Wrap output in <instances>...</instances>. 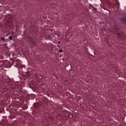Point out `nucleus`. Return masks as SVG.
Listing matches in <instances>:
<instances>
[{
  "instance_id": "1",
  "label": "nucleus",
  "mask_w": 126,
  "mask_h": 126,
  "mask_svg": "<svg viewBox=\"0 0 126 126\" xmlns=\"http://www.w3.org/2000/svg\"><path fill=\"white\" fill-rule=\"evenodd\" d=\"M34 108L37 109H38L40 108L41 105L38 103H35L33 105Z\"/></svg>"
},
{
  "instance_id": "2",
  "label": "nucleus",
  "mask_w": 126,
  "mask_h": 126,
  "mask_svg": "<svg viewBox=\"0 0 126 126\" xmlns=\"http://www.w3.org/2000/svg\"><path fill=\"white\" fill-rule=\"evenodd\" d=\"M28 42L30 43V44L31 45H36V42L33 41L31 38H30L28 40Z\"/></svg>"
},
{
  "instance_id": "3",
  "label": "nucleus",
  "mask_w": 126,
  "mask_h": 126,
  "mask_svg": "<svg viewBox=\"0 0 126 126\" xmlns=\"http://www.w3.org/2000/svg\"><path fill=\"white\" fill-rule=\"evenodd\" d=\"M122 22L125 24H126V17L123 18L122 20Z\"/></svg>"
},
{
  "instance_id": "4",
  "label": "nucleus",
  "mask_w": 126,
  "mask_h": 126,
  "mask_svg": "<svg viewBox=\"0 0 126 126\" xmlns=\"http://www.w3.org/2000/svg\"><path fill=\"white\" fill-rule=\"evenodd\" d=\"M28 108V107L27 106L24 104V110L27 109Z\"/></svg>"
},
{
  "instance_id": "5",
  "label": "nucleus",
  "mask_w": 126,
  "mask_h": 126,
  "mask_svg": "<svg viewBox=\"0 0 126 126\" xmlns=\"http://www.w3.org/2000/svg\"><path fill=\"white\" fill-rule=\"evenodd\" d=\"M8 38H9L11 40L12 39V38H13V37H12V36H9Z\"/></svg>"
},
{
  "instance_id": "6",
  "label": "nucleus",
  "mask_w": 126,
  "mask_h": 126,
  "mask_svg": "<svg viewBox=\"0 0 126 126\" xmlns=\"http://www.w3.org/2000/svg\"><path fill=\"white\" fill-rule=\"evenodd\" d=\"M33 27H32V26H31V31H33L34 30V28H33Z\"/></svg>"
},
{
  "instance_id": "7",
  "label": "nucleus",
  "mask_w": 126,
  "mask_h": 126,
  "mask_svg": "<svg viewBox=\"0 0 126 126\" xmlns=\"http://www.w3.org/2000/svg\"><path fill=\"white\" fill-rule=\"evenodd\" d=\"M1 39L2 40H5V38L4 37H3L1 38Z\"/></svg>"
},
{
  "instance_id": "8",
  "label": "nucleus",
  "mask_w": 126,
  "mask_h": 126,
  "mask_svg": "<svg viewBox=\"0 0 126 126\" xmlns=\"http://www.w3.org/2000/svg\"><path fill=\"white\" fill-rule=\"evenodd\" d=\"M59 51L60 52H63V50H61V49H59Z\"/></svg>"
},
{
  "instance_id": "9",
  "label": "nucleus",
  "mask_w": 126,
  "mask_h": 126,
  "mask_svg": "<svg viewBox=\"0 0 126 126\" xmlns=\"http://www.w3.org/2000/svg\"><path fill=\"white\" fill-rule=\"evenodd\" d=\"M47 95L48 96H49L50 95V94H49V93H47Z\"/></svg>"
},
{
  "instance_id": "10",
  "label": "nucleus",
  "mask_w": 126,
  "mask_h": 126,
  "mask_svg": "<svg viewBox=\"0 0 126 126\" xmlns=\"http://www.w3.org/2000/svg\"><path fill=\"white\" fill-rule=\"evenodd\" d=\"M60 41H59L58 42V43L60 44Z\"/></svg>"
},
{
  "instance_id": "11",
  "label": "nucleus",
  "mask_w": 126,
  "mask_h": 126,
  "mask_svg": "<svg viewBox=\"0 0 126 126\" xmlns=\"http://www.w3.org/2000/svg\"><path fill=\"white\" fill-rule=\"evenodd\" d=\"M117 32V33H118V32Z\"/></svg>"
},
{
  "instance_id": "12",
  "label": "nucleus",
  "mask_w": 126,
  "mask_h": 126,
  "mask_svg": "<svg viewBox=\"0 0 126 126\" xmlns=\"http://www.w3.org/2000/svg\"><path fill=\"white\" fill-rule=\"evenodd\" d=\"M95 9H96V8H95Z\"/></svg>"
}]
</instances>
